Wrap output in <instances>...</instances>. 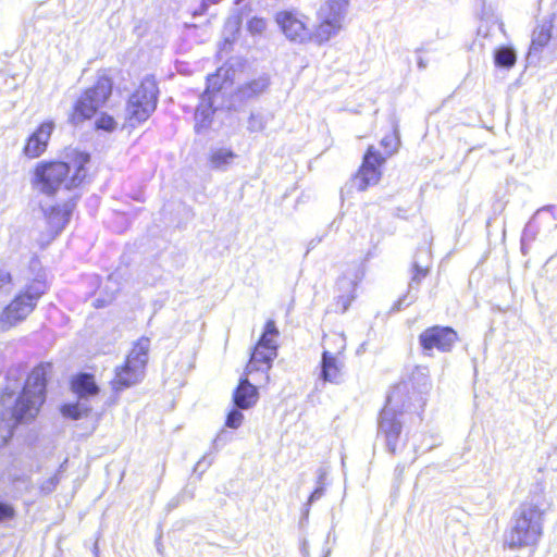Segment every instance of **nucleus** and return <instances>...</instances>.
<instances>
[{"mask_svg": "<svg viewBox=\"0 0 557 557\" xmlns=\"http://www.w3.org/2000/svg\"><path fill=\"white\" fill-rule=\"evenodd\" d=\"M144 376V372L125 362L122 367L115 369V375L111 381L112 389L115 393H120L140 383Z\"/></svg>", "mask_w": 557, "mask_h": 557, "instance_id": "obj_17", "label": "nucleus"}, {"mask_svg": "<svg viewBox=\"0 0 557 557\" xmlns=\"http://www.w3.org/2000/svg\"><path fill=\"white\" fill-rule=\"evenodd\" d=\"M249 375L244 373L240 377L239 384L233 394V401L239 409H248L253 406L258 400L257 387L248 380Z\"/></svg>", "mask_w": 557, "mask_h": 557, "instance_id": "obj_21", "label": "nucleus"}, {"mask_svg": "<svg viewBox=\"0 0 557 557\" xmlns=\"http://www.w3.org/2000/svg\"><path fill=\"white\" fill-rule=\"evenodd\" d=\"M381 145L387 150V154H392L397 149V138L394 135H387L382 138Z\"/></svg>", "mask_w": 557, "mask_h": 557, "instance_id": "obj_36", "label": "nucleus"}, {"mask_svg": "<svg viewBox=\"0 0 557 557\" xmlns=\"http://www.w3.org/2000/svg\"><path fill=\"white\" fill-rule=\"evenodd\" d=\"M102 306H104V301H100L99 299H97L96 307H102Z\"/></svg>", "mask_w": 557, "mask_h": 557, "instance_id": "obj_46", "label": "nucleus"}, {"mask_svg": "<svg viewBox=\"0 0 557 557\" xmlns=\"http://www.w3.org/2000/svg\"><path fill=\"white\" fill-rule=\"evenodd\" d=\"M150 350V339L148 337H140L133 346L131 352L127 355L125 362L135 369L145 373L148 362Z\"/></svg>", "mask_w": 557, "mask_h": 557, "instance_id": "obj_22", "label": "nucleus"}, {"mask_svg": "<svg viewBox=\"0 0 557 557\" xmlns=\"http://www.w3.org/2000/svg\"><path fill=\"white\" fill-rule=\"evenodd\" d=\"M54 129V124L51 121L44 122L39 127L28 137L24 147V153L28 158H38L46 149L51 134Z\"/></svg>", "mask_w": 557, "mask_h": 557, "instance_id": "obj_15", "label": "nucleus"}, {"mask_svg": "<svg viewBox=\"0 0 557 557\" xmlns=\"http://www.w3.org/2000/svg\"><path fill=\"white\" fill-rule=\"evenodd\" d=\"M418 66L421 69V70H424L426 67V63L425 61L422 59V58H419L418 60Z\"/></svg>", "mask_w": 557, "mask_h": 557, "instance_id": "obj_44", "label": "nucleus"}, {"mask_svg": "<svg viewBox=\"0 0 557 557\" xmlns=\"http://www.w3.org/2000/svg\"><path fill=\"white\" fill-rule=\"evenodd\" d=\"M51 371L50 363H40L28 375L22 393L14 399L20 387L22 374L17 369L9 370L7 385L3 388L0 403V437L8 442L14 429L21 422L34 419L46 398L47 375Z\"/></svg>", "mask_w": 557, "mask_h": 557, "instance_id": "obj_1", "label": "nucleus"}, {"mask_svg": "<svg viewBox=\"0 0 557 557\" xmlns=\"http://www.w3.org/2000/svg\"><path fill=\"white\" fill-rule=\"evenodd\" d=\"M544 511L532 503L521 504L512 513L505 533L510 549L537 545L543 535Z\"/></svg>", "mask_w": 557, "mask_h": 557, "instance_id": "obj_3", "label": "nucleus"}, {"mask_svg": "<svg viewBox=\"0 0 557 557\" xmlns=\"http://www.w3.org/2000/svg\"><path fill=\"white\" fill-rule=\"evenodd\" d=\"M158 87L153 79L145 78L132 94L126 106V120L131 127L145 122L157 107Z\"/></svg>", "mask_w": 557, "mask_h": 557, "instance_id": "obj_7", "label": "nucleus"}, {"mask_svg": "<svg viewBox=\"0 0 557 557\" xmlns=\"http://www.w3.org/2000/svg\"><path fill=\"white\" fill-rule=\"evenodd\" d=\"M87 412V409H82L78 404H67L62 407V413L65 417L72 418L74 420H77L85 416Z\"/></svg>", "mask_w": 557, "mask_h": 557, "instance_id": "obj_31", "label": "nucleus"}, {"mask_svg": "<svg viewBox=\"0 0 557 557\" xmlns=\"http://www.w3.org/2000/svg\"><path fill=\"white\" fill-rule=\"evenodd\" d=\"M406 391V385H397L387 396L385 407L382 409L379 420V436H383L386 449L391 454L397 450V444L403 429V411L399 408V400Z\"/></svg>", "mask_w": 557, "mask_h": 557, "instance_id": "obj_4", "label": "nucleus"}, {"mask_svg": "<svg viewBox=\"0 0 557 557\" xmlns=\"http://www.w3.org/2000/svg\"><path fill=\"white\" fill-rule=\"evenodd\" d=\"M72 388L81 398L97 395L99 392L94 375L89 373L78 374L72 381Z\"/></svg>", "mask_w": 557, "mask_h": 557, "instance_id": "obj_26", "label": "nucleus"}, {"mask_svg": "<svg viewBox=\"0 0 557 557\" xmlns=\"http://www.w3.org/2000/svg\"><path fill=\"white\" fill-rule=\"evenodd\" d=\"M211 463V460L207 462V457L205 456L201 460H199L195 467V471H205L206 467Z\"/></svg>", "mask_w": 557, "mask_h": 557, "instance_id": "obj_42", "label": "nucleus"}, {"mask_svg": "<svg viewBox=\"0 0 557 557\" xmlns=\"http://www.w3.org/2000/svg\"><path fill=\"white\" fill-rule=\"evenodd\" d=\"M215 101L212 98H208V96L201 95L200 102L195 111V129L197 133L208 128L211 124Z\"/></svg>", "mask_w": 557, "mask_h": 557, "instance_id": "obj_24", "label": "nucleus"}, {"mask_svg": "<svg viewBox=\"0 0 557 557\" xmlns=\"http://www.w3.org/2000/svg\"><path fill=\"white\" fill-rule=\"evenodd\" d=\"M270 79L268 75H261L243 84L236 91L239 100L247 101L263 94L269 87Z\"/></svg>", "mask_w": 557, "mask_h": 557, "instance_id": "obj_25", "label": "nucleus"}, {"mask_svg": "<svg viewBox=\"0 0 557 557\" xmlns=\"http://www.w3.org/2000/svg\"><path fill=\"white\" fill-rule=\"evenodd\" d=\"M69 161L38 162L30 176L34 191L54 197L61 189L70 190L79 186L86 177V164L90 157L86 152L73 151Z\"/></svg>", "mask_w": 557, "mask_h": 557, "instance_id": "obj_2", "label": "nucleus"}, {"mask_svg": "<svg viewBox=\"0 0 557 557\" xmlns=\"http://www.w3.org/2000/svg\"><path fill=\"white\" fill-rule=\"evenodd\" d=\"M11 284V275L9 272L0 270V289Z\"/></svg>", "mask_w": 557, "mask_h": 557, "instance_id": "obj_40", "label": "nucleus"}, {"mask_svg": "<svg viewBox=\"0 0 557 557\" xmlns=\"http://www.w3.org/2000/svg\"><path fill=\"white\" fill-rule=\"evenodd\" d=\"M318 478H317V485H322L325 487V480L327 476V470L323 467L319 468L317 471Z\"/></svg>", "mask_w": 557, "mask_h": 557, "instance_id": "obj_39", "label": "nucleus"}, {"mask_svg": "<svg viewBox=\"0 0 557 557\" xmlns=\"http://www.w3.org/2000/svg\"><path fill=\"white\" fill-rule=\"evenodd\" d=\"M14 516V509L9 504L0 502V521L12 518Z\"/></svg>", "mask_w": 557, "mask_h": 557, "instance_id": "obj_37", "label": "nucleus"}, {"mask_svg": "<svg viewBox=\"0 0 557 557\" xmlns=\"http://www.w3.org/2000/svg\"><path fill=\"white\" fill-rule=\"evenodd\" d=\"M348 0H325L318 11L319 25L311 37L319 44L330 40L342 28Z\"/></svg>", "mask_w": 557, "mask_h": 557, "instance_id": "obj_9", "label": "nucleus"}, {"mask_svg": "<svg viewBox=\"0 0 557 557\" xmlns=\"http://www.w3.org/2000/svg\"><path fill=\"white\" fill-rule=\"evenodd\" d=\"M458 339L457 332L449 326L435 325L428 327L419 335V343L426 356H431L433 349L448 352Z\"/></svg>", "mask_w": 557, "mask_h": 557, "instance_id": "obj_10", "label": "nucleus"}, {"mask_svg": "<svg viewBox=\"0 0 557 557\" xmlns=\"http://www.w3.org/2000/svg\"><path fill=\"white\" fill-rule=\"evenodd\" d=\"M357 276L350 277L346 274L337 281L338 295L336 296L335 311L344 313L355 299Z\"/></svg>", "mask_w": 557, "mask_h": 557, "instance_id": "obj_19", "label": "nucleus"}, {"mask_svg": "<svg viewBox=\"0 0 557 557\" xmlns=\"http://www.w3.org/2000/svg\"><path fill=\"white\" fill-rule=\"evenodd\" d=\"M240 27V18L238 15L230 16L224 25V40L226 44L232 42L235 39L236 34L238 33Z\"/></svg>", "mask_w": 557, "mask_h": 557, "instance_id": "obj_30", "label": "nucleus"}, {"mask_svg": "<svg viewBox=\"0 0 557 557\" xmlns=\"http://www.w3.org/2000/svg\"><path fill=\"white\" fill-rule=\"evenodd\" d=\"M238 156L226 147H214L209 151V166L215 171H227Z\"/></svg>", "mask_w": 557, "mask_h": 557, "instance_id": "obj_23", "label": "nucleus"}, {"mask_svg": "<svg viewBox=\"0 0 557 557\" xmlns=\"http://www.w3.org/2000/svg\"><path fill=\"white\" fill-rule=\"evenodd\" d=\"M336 339L341 342L338 354L345 349V338L343 335H336Z\"/></svg>", "mask_w": 557, "mask_h": 557, "instance_id": "obj_43", "label": "nucleus"}, {"mask_svg": "<svg viewBox=\"0 0 557 557\" xmlns=\"http://www.w3.org/2000/svg\"><path fill=\"white\" fill-rule=\"evenodd\" d=\"M429 259L430 252L426 249L419 250L414 256V260L412 262V276L409 283V293L397 301L396 308L398 310L407 307L416 299V295H411V290L417 289L422 278L428 275L430 268Z\"/></svg>", "mask_w": 557, "mask_h": 557, "instance_id": "obj_13", "label": "nucleus"}, {"mask_svg": "<svg viewBox=\"0 0 557 557\" xmlns=\"http://www.w3.org/2000/svg\"><path fill=\"white\" fill-rule=\"evenodd\" d=\"M235 71L231 66H222L207 78V88L202 96L216 100L220 92L227 90L234 81Z\"/></svg>", "mask_w": 557, "mask_h": 557, "instance_id": "obj_16", "label": "nucleus"}, {"mask_svg": "<svg viewBox=\"0 0 557 557\" xmlns=\"http://www.w3.org/2000/svg\"><path fill=\"white\" fill-rule=\"evenodd\" d=\"M384 161L385 158L373 146H370L363 157L358 174L352 178V186L363 191L369 186L377 184L381 178L380 168Z\"/></svg>", "mask_w": 557, "mask_h": 557, "instance_id": "obj_11", "label": "nucleus"}, {"mask_svg": "<svg viewBox=\"0 0 557 557\" xmlns=\"http://www.w3.org/2000/svg\"><path fill=\"white\" fill-rule=\"evenodd\" d=\"M273 121L274 113L271 111L251 113L248 119L247 128L249 132H263L271 127Z\"/></svg>", "mask_w": 557, "mask_h": 557, "instance_id": "obj_28", "label": "nucleus"}, {"mask_svg": "<svg viewBox=\"0 0 557 557\" xmlns=\"http://www.w3.org/2000/svg\"><path fill=\"white\" fill-rule=\"evenodd\" d=\"M429 259L430 252L426 249L419 250L414 256V260L412 262V276L409 283V293L397 301L396 308L398 310L407 307L416 299V295H411V290L417 289L422 278L428 275L430 268Z\"/></svg>", "mask_w": 557, "mask_h": 557, "instance_id": "obj_14", "label": "nucleus"}, {"mask_svg": "<svg viewBox=\"0 0 557 557\" xmlns=\"http://www.w3.org/2000/svg\"><path fill=\"white\" fill-rule=\"evenodd\" d=\"M276 22L290 41L305 42L312 36L305 21L294 12L284 11L277 13Z\"/></svg>", "mask_w": 557, "mask_h": 557, "instance_id": "obj_12", "label": "nucleus"}, {"mask_svg": "<svg viewBox=\"0 0 557 557\" xmlns=\"http://www.w3.org/2000/svg\"><path fill=\"white\" fill-rule=\"evenodd\" d=\"M324 490H325L324 486L317 485L314 491L310 494L308 502L304 506V510H302L304 517H306V518L308 517L311 504H313L314 502H317L318 499H320L323 496Z\"/></svg>", "mask_w": 557, "mask_h": 557, "instance_id": "obj_32", "label": "nucleus"}, {"mask_svg": "<svg viewBox=\"0 0 557 557\" xmlns=\"http://www.w3.org/2000/svg\"><path fill=\"white\" fill-rule=\"evenodd\" d=\"M74 203L65 202L63 205L52 206L49 209H42L51 232L59 234L69 223Z\"/></svg>", "mask_w": 557, "mask_h": 557, "instance_id": "obj_18", "label": "nucleus"}, {"mask_svg": "<svg viewBox=\"0 0 557 557\" xmlns=\"http://www.w3.org/2000/svg\"><path fill=\"white\" fill-rule=\"evenodd\" d=\"M227 433L222 431L220 434L216 435V437L214 438L213 441V444L215 447H219L220 445H223L227 442L228 437H227Z\"/></svg>", "mask_w": 557, "mask_h": 557, "instance_id": "obj_41", "label": "nucleus"}, {"mask_svg": "<svg viewBox=\"0 0 557 557\" xmlns=\"http://www.w3.org/2000/svg\"><path fill=\"white\" fill-rule=\"evenodd\" d=\"M267 27V23L263 18L252 17L248 22V29L251 34H261Z\"/></svg>", "mask_w": 557, "mask_h": 557, "instance_id": "obj_35", "label": "nucleus"}, {"mask_svg": "<svg viewBox=\"0 0 557 557\" xmlns=\"http://www.w3.org/2000/svg\"><path fill=\"white\" fill-rule=\"evenodd\" d=\"M278 335V330L273 320L265 323L264 331L256 344L250 359L245 368L246 375L255 373L263 374L264 382L269 381L268 372L272 368V362L277 356V345L275 338Z\"/></svg>", "mask_w": 557, "mask_h": 557, "instance_id": "obj_5", "label": "nucleus"}, {"mask_svg": "<svg viewBox=\"0 0 557 557\" xmlns=\"http://www.w3.org/2000/svg\"><path fill=\"white\" fill-rule=\"evenodd\" d=\"M206 8H207V5H206V3L203 2V3L201 4V9H200L199 11H195V13H194V14H195V15L202 14V12L206 10Z\"/></svg>", "mask_w": 557, "mask_h": 557, "instance_id": "obj_45", "label": "nucleus"}, {"mask_svg": "<svg viewBox=\"0 0 557 557\" xmlns=\"http://www.w3.org/2000/svg\"><path fill=\"white\" fill-rule=\"evenodd\" d=\"M343 363L338 360L337 356L324 350L321 358V372L320 379L324 382L338 384L342 382Z\"/></svg>", "mask_w": 557, "mask_h": 557, "instance_id": "obj_20", "label": "nucleus"}, {"mask_svg": "<svg viewBox=\"0 0 557 557\" xmlns=\"http://www.w3.org/2000/svg\"><path fill=\"white\" fill-rule=\"evenodd\" d=\"M516 60V51L510 47H500L494 53V61L498 67L510 69L515 65Z\"/></svg>", "mask_w": 557, "mask_h": 557, "instance_id": "obj_29", "label": "nucleus"}, {"mask_svg": "<svg viewBox=\"0 0 557 557\" xmlns=\"http://www.w3.org/2000/svg\"><path fill=\"white\" fill-rule=\"evenodd\" d=\"M60 479H59V475L58 473L54 474L53 476H51L50 479H48L42 485H41V490L45 492V493H50L52 492L55 486L58 485Z\"/></svg>", "mask_w": 557, "mask_h": 557, "instance_id": "obj_38", "label": "nucleus"}, {"mask_svg": "<svg viewBox=\"0 0 557 557\" xmlns=\"http://www.w3.org/2000/svg\"><path fill=\"white\" fill-rule=\"evenodd\" d=\"M116 122L111 115L102 114L100 117L96 121V127L99 129H103L107 132H111L115 128Z\"/></svg>", "mask_w": 557, "mask_h": 557, "instance_id": "obj_33", "label": "nucleus"}, {"mask_svg": "<svg viewBox=\"0 0 557 557\" xmlns=\"http://www.w3.org/2000/svg\"><path fill=\"white\" fill-rule=\"evenodd\" d=\"M112 92V82L106 76H99L96 84L88 88L76 101L71 120L77 124L90 119L107 102Z\"/></svg>", "mask_w": 557, "mask_h": 557, "instance_id": "obj_8", "label": "nucleus"}, {"mask_svg": "<svg viewBox=\"0 0 557 557\" xmlns=\"http://www.w3.org/2000/svg\"><path fill=\"white\" fill-rule=\"evenodd\" d=\"M550 28V25L543 24L533 30L528 59L536 55L547 45L552 37Z\"/></svg>", "mask_w": 557, "mask_h": 557, "instance_id": "obj_27", "label": "nucleus"}, {"mask_svg": "<svg viewBox=\"0 0 557 557\" xmlns=\"http://www.w3.org/2000/svg\"><path fill=\"white\" fill-rule=\"evenodd\" d=\"M46 292L42 282H36L18 294L0 314V329L7 331L22 322L34 310L37 300Z\"/></svg>", "mask_w": 557, "mask_h": 557, "instance_id": "obj_6", "label": "nucleus"}, {"mask_svg": "<svg viewBox=\"0 0 557 557\" xmlns=\"http://www.w3.org/2000/svg\"><path fill=\"white\" fill-rule=\"evenodd\" d=\"M244 416L240 411L233 409L226 417V426L237 429L243 422Z\"/></svg>", "mask_w": 557, "mask_h": 557, "instance_id": "obj_34", "label": "nucleus"}]
</instances>
